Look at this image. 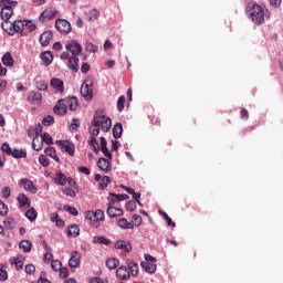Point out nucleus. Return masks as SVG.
I'll use <instances>...</instances> for the list:
<instances>
[{
    "label": "nucleus",
    "instance_id": "nucleus-24",
    "mask_svg": "<svg viewBox=\"0 0 283 283\" xmlns=\"http://www.w3.org/2000/svg\"><path fill=\"white\" fill-rule=\"evenodd\" d=\"M40 59L46 65H51V63L54 61V55H52V52L45 51V52L41 53Z\"/></svg>",
    "mask_w": 283,
    "mask_h": 283
},
{
    "label": "nucleus",
    "instance_id": "nucleus-18",
    "mask_svg": "<svg viewBox=\"0 0 283 283\" xmlns=\"http://www.w3.org/2000/svg\"><path fill=\"white\" fill-rule=\"evenodd\" d=\"M116 277L117 280H129L130 274H129V270H127V266L125 265L119 266L116 271Z\"/></svg>",
    "mask_w": 283,
    "mask_h": 283
},
{
    "label": "nucleus",
    "instance_id": "nucleus-36",
    "mask_svg": "<svg viewBox=\"0 0 283 283\" xmlns=\"http://www.w3.org/2000/svg\"><path fill=\"white\" fill-rule=\"evenodd\" d=\"M34 30H36V24L31 20H24V32L28 34L29 32H34Z\"/></svg>",
    "mask_w": 283,
    "mask_h": 283
},
{
    "label": "nucleus",
    "instance_id": "nucleus-11",
    "mask_svg": "<svg viewBox=\"0 0 283 283\" xmlns=\"http://www.w3.org/2000/svg\"><path fill=\"white\" fill-rule=\"evenodd\" d=\"M67 52H71V54L73 56H78V54H81V52H83V46H81L78 44V42H76V40H72L71 42H69L65 45Z\"/></svg>",
    "mask_w": 283,
    "mask_h": 283
},
{
    "label": "nucleus",
    "instance_id": "nucleus-43",
    "mask_svg": "<svg viewBox=\"0 0 283 283\" xmlns=\"http://www.w3.org/2000/svg\"><path fill=\"white\" fill-rule=\"evenodd\" d=\"M11 155L13 158H25V156H28V153H25V150L14 149L13 151H11Z\"/></svg>",
    "mask_w": 283,
    "mask_h": 283
},
{
    "label": "nucleus",
    "instance_id": "nucleus-39",
    "mask_svg": "<svg viewBox=\"0 0 283 283\" xmlns=\"http://www.w3.org/2000/svg\"><path fill=\"white\" fill-rule=\"evenodd\" d=\"M128 271L130 272L133 277H136V275H138V263L136 262L128 263Z\"/></svg>",
    "mask_w": 283,
    "mask_h": 283
},
{
    "label": "nucleus",
    "instance_id": "nucleus-14",
    "mask_svg": "<svg viewBox=\"0 0 283 283\" xmlns=\"http://www.w3.org/2000/svg\"><path fill=\"white\" fill-rule=\"evenodd\" d=\"M69 266L71 269H78L81 266V253L73 251L71 259L69 260Z\"/></svg>",
    "mask_w": 283,
    "mask_h": 283
},
{
    "label": "nucleus",
    "instance_id": "nucleus-45",
    "mask_svg": "<svg viewBox=\"0 0 283 283\" xmlns=\"http://www.w3.org/2000/svg\"><path fill=\"white\" fill-rule=\"evenodd\" d=\"M35 87H36V90H39V92L48 91V84H45L44 81H36L35 82Z\"/></svg>",
    "mask_w": 283,
    "mask_h": 283
},
{
    "label": "nucleus",
    "instance_id": "nucleus-30",
    "mask_svg": "<svg viewBox=\"0 0 283 283\" xmlns=\"http://www.w3.org/2000/svg\"><path fill=\"white\" fill-rule=\"evenodd\" d=\"M32 148L34 149V151H41V149H43V139L39 138L38 136L33 137Z\"/></svg>",
    "mask_w": 283,
    "mask_h": 283
},
{
    "label": "nucleus",
    "instance_id": "nucleus-28",
    "mask_svg": "<svg viewBox=\"0 0 283 283\" xmlns=\"http://www.w3.org/2000/svg\"><path fill=\"white\" fill-rule=\"evenodd\" d=\"M142 269L145 273H156V264L151 262H142Z\"/></svg>",
    "mask_w": 283,
    "mask_h": 283
},
{
    "label": "nucleus",
    "instance_id": "nucleus-25",
    "mask_svg": "<svg viewBox=\"0 0 283 283\" xmlns=\"http://www.w3.org/2000/svg\"><path fill=\"white\" fill-rule=\"evenodd\" d=\"M69 70L78 72V56L73 55V57H69Z\"/></svg>",
    "mask_w": 283,
    "mask_h": 283
},
{
    "label": "nucleus",
    "instance_id": "nucleus-55",
    "mask_svg": "<svg viewBox=\"0 0 283 283\" xmlns=\"http://www.w3.org/2000/svg\"><path fill=\"white\" fill-rule=\"evenodd\" d=\"M116 196V193H109V197L107 198L108 207H112V205H116V202H118V198Z\"/></svg>",
    "mask_w": 283,
    "mask_h": 283
},
{
    "label": "nucleus",
    "instance_id": "nucleus-41",
    "mask_svg": "<svg viewBox=\"0 0 283 283\" xmlns=\"http://www.w3.org/2000/svg\"><path fill=\"white\" fill-rule=\"evenodd\" d=\"M42 138V143H45V145H53L54 142L52 139V136L48 133H43L42 135H40Z\"/></svg>",
    "mask_w": 283,
    "mask_h": 283
},
{
    "label": "nucleus",
    "instance_id": "nucleus-47",
    "mask_svg": "<svg viewBox=\"0 0 283 283\" xmlns=\"http://www.w3.org/2000/svg\"><path fill=\"white\" fill-rule=\"evenodd\" d=\"M133 227H140L143 224V218L139 214L133 216V222H130Z\"/></svg>",
    "mask_w": 283,
    "mask_h": 283
},
{
    "label": "nucleus",
    "instance_id": "nucleus-27",
    "mask_svg": "<svg viewBox=\"0 0 283 283\" xmlns=\"http://www.w3.org/2000/svg\"><path fill=\"white\" fill-rule=\"evenodd\" d=\"M64 101L66 103V107H69L71 112H76V107H78V99H76V97H70Z\"/></svg>",
    "mask_w": 283,
    "mask_h": 283
},
{
    "label": "nucleus",
    "instance_id": "nucleus-5",
    "mask_svg": "<svg viewBox=\"0 0 283 283\" xmlns=\"http://www.w3.org/2000/svg\"><path fill=\"white\" fill-rule=\"evenodd\" d=\"M85 218L93 227H99L98 222L105 220V212L103 210L87 211Z\"/></svg>",
    "mask_w": 283,
    "mask_h": 283
},
{
    "label": "nucleus",
    "instance_id": "nucleus-42",
    "mask_svg": "<svg viewBox=\"0 0 283 283\" xmlns=\"http://www.w3.org/2000/svg\"><path fill=\"white\" fill-rule=\"evenodd\" d=\"M70 235H73V238H76L81 235V229H78V226H71L69 228Z\"/></svg>",
    "mask_w": 283,
    "mask_h": 283
},
{
    "label": "nucleus",
    "instance_id": "nucleus-19",
    "mask_svg": "<svg viewBox=\"0 0 283 283\" xmlns=\"http://www.w3.org/2000/svg\"><path fill=\"white\" fill-rule=\"evenodd\" d=\"M115 249L125 251V253H129L132 251V244L127 241L118 240L115 242Z\"/></svg>",
    "mask_w": 283,
    "mask_h": 283
},
{
    "label": "nucleus",
    "instance_id": "nucleus-22",
    "mask_svg": "<svg viewBox=\"0 0 283 283\" xmlns=\"http://www.w3.org/2000/svg\"><path fill=\"white\" fill-rule=\"evenodd\" d=\"M1 62L6 67H13L14 66V57H12V53L7 52L3 54Z\"/></svg>",
    "mask_w": 283,
    "mask_h": 283
},
{
    "label": "nucleus",
    "instance_id": "nucleus-16",
    "mask_svg": "<svg viewBox=\"0 0 283 283\" xmlns=\"http://www.w3.org/2000/svg\"><path fill=\"white\" fill-rule=\"evenodd\" d=\"M19 185L25 189V191H30L31 193H36V187H34V182L32 180L23 178L20 180Z\"/></svg>",
    "mask_w": 283,
    "mask_h": 283
},
{
    "label": "nucleus",
    "instance_id": "nucleus-57",
    "mask_svg": "<svg viewBox=\"0 0 283 283\" xmlns=\"http://www.w3.org/2000/svg\"><path fill=\"white\" fill-rule=\"evenodd\" d=\"M86 52L96 53V52H98V46L94 45L91 42H87L86 43Z\"/></svg>",
    "mask_w": 283,
    "mask_h": 283
},
{
    "label": "nucleus",
    "instance_id": "nucleus-56",
    "mask_svg": "<svg viewBox=\"0 0 283 283\" xmlns=\"http://www.w3.org/2000/svg\"><path fill=\"white\" fill-rule=\"evenodd\" d=\"M126 211H136V201L129 200L126 202Z\"/></svg>",
    "mask_w": 283,
    "mask_h": 283
},
{
    "label": "nucleus",
    "instance_id": "nucleus-3",
    "mask_svg": "<svg viewBox=\"0 0 283 283\" xmlns=\"http://www.w3.org/2000/svg\"><path fill=\"white\" fill-rule=\"evenodd\" d=\"M1 28L4 30V32H8L10 36H14V34H22V36H28V32H25V20L2 22Z\"/></svg>",
    "mask_w": 283,
    "mask_h": 283
},
{
    "label": "nucleus",
    "instance_id": "nucleus-59",
    "mask_svg": "<svg viewBox=\"0 0 283 283\" xmlns=\"http://www.w3.org/2000/svg\"><path fill=\"white\" fill-rule=\"evenodd\" d=\"M24 271L28 275H32V273H34V271H36V268H34L33 264H28V265H25Z\"/></svg>",
    "mask_w": 283,
    "mask_h": 283
},
{
    "label": "nucleus",
    "instance_id": "nucleus-58",
    "mask_svg": "<svg viewBox=\"0 0 283 283\" xmlns=\"http://www.w3.org/2000/svg\"><path fill=\"white\" fill-rule=\"evenodd\" d=\"M33 130L35 132V136H38V137L43 135V126L41 124H36L33 127Z\"/></svg>",
    "mask_w": 283,
    "mask_h": 283
},
{
    "label": "nucleus",
    "instance_id": "nucleus-44",
    "mask_svg": "<svg viewBox=\"0 0 283 283\" xmlns=\"http://www.w3.org/2000/svg\"><path fill=\"white\" fill-rule=\"evenodd\" d=\"M25 262V258L23 255H19L14 259V264L17 269H23V263Z\"/></svg>",
    "mask_w": 283,
    "mask_h": 283
},
{
    "label": "nucleus",
    "instance_id": "nucleus-51",
    "mask_svg": "<svg viewBox=\"0 0 283 283\" xmlns=\"http://www.w3.org/2000/svg\"><path fill=\"white\" fill-rule=\"evenodd\" d=\"M39 163L42 167H50V159L45 155H40Z\"/></svg>",
    "mask_w": 283,
    "mask_h": 283
},
{
    "label": "nucleus",
    "instance_id": "nucleus-32",
    "mask_svg": "<svg viewBox=\"0 0 283 283\" xmlns=\"http://www.w3.org/2000/svg\"><path fill=\"white\" fill-rule=\"evenodd\" d=\"M67 179L69 178L63 172H60L55 176L54 182L55 185H60L61 187H63L67 182Z\"/></svg>",
    "mask_w": 283,
    "mask_h": 283
},
{
    "label": "nucleus",
    "instance_id": "nucleus-50",
    "mask_svg": "<svg viewBox=\"0 0 283 283\" xmlns=\"http://www.w3.org/2000/svg\"><path fill=\"white\" fill-rule=\"evenodd\" d=\"M63 263H61V261L59 260H55V261H52L51 263V269H53V271H61L63 268Z\"/></svg>",
    "mask_w": 283,
    "mask_h": 283
},
{
    "label": "nucleus",
    "instance_id": "nucleus-17",
    "mask_svg": "<svg viewBox=\"0 0 283 283\" xmlns=\"http://www.w3.org/2000/svg\"><path fill=\"white\" fill-rule=\"evenodd\" d=\"M43 96L41 93L36 91H32L28 96V102L31 103V105H39L41 103Z\"/></svg>",
    "mask_w": 283,
    "mask_h": 283
},
{
    "label": "nucleus",
    "instance_id": "nucleus-4",
    "mask_svg": "<svg viewBox=\"0 0 283 283\" xmlns=\"http://www.w3.org/2000/svg\"><path fill=\"white\" fill-rule=\"evenodd\" d=\"M248 14L253 23H264V9H262V6L258 3L250 4Z\"/></svg>",
    "mask_w": 283,
    "mask_h": 283
},
{
    "label": "nucleus",
    "instance_id": "nucleus-20",
    "mask_svg": "<svg viewBox=\"0 0 283 283\" xmlns=\"http://www.w3.org/2000/svg\"><path fill=\"white\" fill-rule=\"evenodd\" d=\"M124 213L123 209L113 206L107 207V216H109V218H120Z\"/></svg>",
    "mask_w": 283,
    "mask_h": 283
},
{
    "label": "nucleus",
    "instance_id": "nucleus-23",
    "mask_svg": "<svg viewBox=\"0 0 283 283\" xmlns=\"http://www.w3.org/2000/svg\"><path fill=\"white\" fill-rule=\"evenodd\" d=\"M51 87H53V90H56L57 92H61V93H63L65 90L63 81L56 77L51 80Z\"/></svg>",
    "mask_w": 283,
    "mask_h": 283
},
{
    "label": "nucleus",
    "instance_id": "nucleus-63",
    "mask_svg": "<svg viewBox=\"0 0 283 283\" xmlns=\"http://www.w3.org/2000/svg\"><path fill=\"white\" fill-rule=\"evenodd\" d=\"M67 275H70V270H67V268H62L60 270V277L65 279Z\"/></svg>",
    "mask_w": 283,
    "mask_h": 283
},
{
    "label": "nucleus",
    "instance_id": "nucleus-46",
    "mask_svg": "<svg viewBox=\"0 0 283 283\" xmlns=\"http://www.w3.org/2000/svg\"><path fill=\"white\" fill-rule=\"evenodd\" d=\"M8 205L0 200V216H2V218H6V216H8Z\"/></svg>",
    "mask_w": 283,
    "mask_h": 283
},
{
    "label": "nucleus",
    "instance_id": "nucleus-10",
    "mask_svg": "<svg viewBox=\"0 0 283 283\" xmlns=\"http://www.w3.org/2000/svg\"><path fill=\"white\" fill-rule=\"evenodd\" d=\"M55 28L59 32H61V34H70V32H72V24L64 19L56 20Z\"/></svg>",
    "mask_w": 283,
    "mask_h": 283
},
{
    "label": "nucleus",
    "instance_id": "nucleus-26",
    "mask_svg": "<svg viewBox=\"0 0 283 283\" xmlns=\"http://www.w3.org/2000/svg\"><path fill=\"white\" fill-rule=\"evenodd\" d=\"M93 244H105V247H108V244H112V241L103 235H95L93 237Z\"/></svg>",
    "mask_w": 283,
    "mask_h": 283
},
{
    "label": "nucleus",
    "instance_id": "nucleus-54",
    "mask_svg": "<svg viewBox=\"0 0 283 283\" xmlns=\"http://www.w3.org/2000/svg\"><path fill=\"white\" fill-rule=\"evenodd\" d=\"M81 127V122L78 119H73L70 125V132H76Z\"/></svg>",
    "mask_w": 283,
    "mask_h": 283
},
{
    "label": "nucleus",
    "instance_id": "nucleus-13",
    "mask_svg": "<svg viewBox=\"0 0 283 283\" xmlns=\"http://www.w3.org/2000/svg\"><path fill=\"white\" fill-rule=\"evenodd\" d=\"M53 112L57 114V116H65V114H67V103L65 99H60L54 106Z\"/></svg>",
    "mask_w": 283,
    "mask_h": 283
},
{
    "label": "nucleus",
    "instance_id": "nucleus-35",
    "mask_svg": "<svg viewBox=\"0 0 283 283\" xmlns=\"http://www.w3.org/2000/svg\"><path fill=\"white\" fill-rule=\"evenodd\" d=\"M113 136L115 139H118L123 136V124L118 123L114 126Z\"/></svg>",
    "mask_w": 283,
    "mask_h": 283
},
{
    "label": "nucleus",
    "instance_id": "nucleus-9",
    "mask_svg": "<svg viewBox=\"0 0 283 283\" xmlns=\"http://www.w3.org/2000/svg\"><path fill=\"white\" fill-rule=\"evenodd\" d=\"M67 185L70 186V188H63L62 192L69 198H76V193H78V187H76V181L72 178H69Z\"/></svg>",
    "mask_w": 283,
    "mask_h": 283
},
{
    "label": "nucleus",
    "instance_id": "nucleus-2",
    "mask_svg": "<svg viewBox=\"0 0 283 283\" xmlns=\"http://www.w3.org/2000/svg\"><path fill=\"white\" fill-rule=\"evenodd\" d=\"M101 151L104 154V156L107 158H99L97 161V167L101 169V171H104V174H109L112 171V151L107 148V139L105 137H101Z\"/></svg>",
    "mask_w": 283,
    "mask_h": 283
},
{
    "label": "nucleus",
    "instance_id": "nucleus-61",
    "mask_svg": "<svg viewBox=\"0 0 283 283\" xmlns=\"http://www.w3.org/2000/svg\"><path fill=\"white\" fill-rule=\"evenodd\" d=\"M53 259H54V254L50 252L45 253L43 256V261L45 262V264H50V262H52Z\"/></svg>",
    "mask_w": 283,
    "mask_h": 283
},
{
    "label": "nucleus",
    "instance_id": "nucleus-37",
    "mask_svg": "<svg viewBox=\"0 0 283 283\" xmlns=\"http://www.w3.org/2000/svg\"><path fill=\"white\" fill-rule=\"evenodd\" d=\"M39 214L36 213V210L34 208H30L25 212V218H28V220H30V222H34V220H36Z\"/></svg>",
    "mask_w": 283,
    "mask_h": 283
},
{
    "label": "nucleus",
    "instance_id": "nucleus-15",
    "mask_svg": "<svg viewBox=\"0 0 283 283\" xmlns=\"http://www.w3.org/2000/svg\"><path fill=\"white\" fill-rule=\"evenodd\" d=\"M52 39H54V34L52 33V31H44L40 35V44L42 45V48H48V45H50V41H52Z\"/></svg>",
    "mask_w": 283,
    "mask_h": 283
},
{
    "label": "nucleus",
    "instance_id": "nucleus-38",
    "mask_svg": "<svg viewBox=\"0 0 283 283\" xmlns=\"http://www.w3.org/2000/svg\"><path fill=\"white\" fill-rule=\"evenodd\" d=\"M119 264H120V262H119L117 259H114V258L108 259V260L106 261V266H107V269H109V270L118 269V265H119Z\"/></svg>",
    "mask_w": 283,
    "mask_h": 283
},
{
    "label": "nucleus",
    "instance_id": "nucleus-6",
    "mask_svg": "<svg viewBox=\"0 0 283 283\" xmlns=\"http://www.w3.org/2000/svg\"><path fill=\"white\" fill-rule=\"evenodd\" d=\"M17 6H19V2L9 0V4H6L1 9L0 17L2 21H4L3 23H10V19H12V14H13L12 9L17 8Z\"/></svg>",
    "mask_w": 283,
    "mask_h": 283
},
{
    "label": "nucleus",
    "instance_id": "nucleus-29",
    "mask_svg": "<svg viewBox=\"0 0 283 283\" xmlns=\"http://www.w3.org/2000/svg\"><path fill=\"white\" fill-rule=\"evenodd\" d=\"M88 145L91 149H93L94 154H98V151H101V144L98 145V142H96L94 135L88 138Z\"/></svg>",
    "mask_w": 283,
    "mask_h": 283
},
{
    "label": "nucleus",
    "instance_id": "nucleus-49",
    "mask_svg": "<svg viewBox=\"0 0 283 283\" xmlns=\"http://www.w3.org/2000/svg\"><path fill=\"white\" fill-rule=\"evenodd\" d=\"M109 182H112V180L109 179V177H108V176H104V177L102 178V181L99 182L101 189H103V190L107 189V185H109Z\"/></svg>",
    "mask_w": 283,
    "mask_h": 283
},
{
    "label": "nucleus",
    "instance_id": "nucleus-1",
    "mask_svg": "<svg viewBox=\"0 0 283 283\" xmlns=\"http://www.w3.org/2000/svg\"><path fill=\"white\" fill-rule=\"evenodd\" d=\"M101 129L102 132H108L112 129V118L105 115L104 111H96L88 132L91 136H98L101 134Z\"/></svg>",
    "mask_w": 283,
    "mask_h": 283
},
{
    "label": "nucleus",
    "instance_id": "nucleus-7",
    "mask_svg": "<svg viewBox=\"0 0 283 283\" xmlns=\"http://www.w3.org/2000/svg\"><path fill=\"white\" fill-rule=\"evenodd\" d=\"M92 85H94V82L92 78H87L84 81L82 87H81V96L85 98V101H92L93 92H92Z\"/></svg>",
    "mask_w": 283,
    "mask_h": 283
},
{
    "label": "nucleus",
    "instance_id": "nucleus-60",
    "mask_svg": "<svg viewBox=\"0 0 283 283\" xmlns=\"http://www.w3.org/2000/svg\"><path fill=\"white\" fill-rule=\"evenodd\" d=\"M11 193H12V190L10 189V187H4L2 189V198L8 199L10 198Z\"/></svg>",
    "mask_w": 283,
    "mask_h": 283
},
{
    "label": "nucleus",
    "instance_id": "nucleus-48",
    "mask_svg": "<svg viewBox=\"0 0 283 283\" xmlns=\"http://www.w3.org/2000/svg\"><path fill=\"white\" fill-rule=\"evenodd\" d=\"M98 17H99V13H98V10H96V9H92L88 12V21H96V19H98Z\"/></svg>",
    "mask_w": 283,
    "mask_h": 283
},
{
    "label": "nucleus",
    "instance_id": "nucleus-53",
    "mask_svg": "<svg viewBox=\"0 0 283 283\" xmlns=\"http://www.w3.org/2000/svg\"><path fill=\"white\" fill-rule=\"evenodd\" d=\"M42 123L46 127H50V125H54V117L52 115H49V116L43 118Z\"/></svg>",
    "mask_w": 283,
    "mask_h": 283
},
{
    "label": "nucleus",
    "instance_id": "nucleus-34",
    "mask_svg": "<svg viewBox=\"0 0 283 283\" xmlns=\"http://www.w3.org/2000/svg\"><path fill=\"white\" fill-rule=\"evenodd\" d=\"M20 249H22V251H24V253H30L32 251V242H30L29 240H22L19 243Z\"/></svg>",
    "mask_w": 283,
    "mask_h": 283
},
{
    "label": "nucleus",
    "instance_id": "nucleus-21",
    "mask_svg": "<svg viewBox=\"0 0 283 283\" xmlns=\"http://www.w3.org/2000/svg\"><path fill=\"white\" fill-rule=\"evenodd\" d=\"M17 200H18V202H19V205H20V207H21L22 209H28V208H30V205H31L30 198H28V196H25L24 193L18 195Z\"/></svg>",
    "mask_w": 283,
    "mask_h": 283
},
{
    "label": "nucleus",
    "instance_id": "nucleus-33",
    "mask_svg": "<svg viewBox=\"0 0 283 283\" xmlns=\"http://www.w3.org/2000/svg\"><path fill=\"white\" fill-rule=\"evenodd\" d=\"M117 227L120 229H134V224L129 222L126 218H122L117 222Z\"/></svg>",
    "mask_w": 283,
    "mask_h": 283
},
{
    "label": "nucleus",
    "instance_id": "nucleus-40",
    "mask_svg": "<svg viewBox=\"0 0 283 283\" xmlns=\"http://www.w3.org/2000/svg\"><path fill=\"white\" fill-rule=\"evenodd\" d=\"M4 228L9 229L10 231H12V229H14V227H17V221H14V219L12 218H7L3 222Z\"/></svg>",
    "mask_w": 283,
    "mask_h": 283
},
{
    "label": "nucleus",
    "instance_id": "nucleus-64",
    "mask_svg": "<svg viewBox=\"0 0 283 283\" xmlns=\"http://www.w3.org/2000/svg\"><path fill=\"white\" fill-rule=\"evenodd\" d=\"M8 280V272L3 269H0V282H6Z\"/></svg>",
    "mask_w": 283,
    "mask_h": 283
},
{
    "label": "nucleus",
    "instance_id": "nucleus-52",
    "mask_svg": "<svg viewBox=\"0 0 283 283\" xmlns=\"http://www.w3.org/2000/svg\"><path fill=\"white\" fill-rule=\"evenodd\" d=\"M117 109H118V112H123V109H125V96L124 95L119 96V98L117 101Z\"/></svg>",
    "mask_w": 283,
    "mask_h": 283
},
{
    "label": "nucleus",
    "instance_id": "nucleus-62",
    "mask_svg": "<svg viewBox=\"0 0 283 283\" xmlns=\"http://www.w3.org/2000/svg\"><path fill=\"white\" fill-rule=\"evenodd\" d=\"M38 283H51L50 280H48L45 272L40 273V279H39Z\"/></svg>",
    "mask_w": 283,
    "mask_h": 283
},
{
    "label": "nucleus",
    "instance_id": "nucleus-8",
    "mask_svg": "<svg viewBox=\"0 0 283 283\" xmlns=\"http://www.w3.org/2000/svg\"><path fill=\"white\" fill-rule=\"evenodd\" d=\"M55 145H57L62 151L69 154V156H74L76 151L74 144H72L70 140H56Z\"/></svg>",
    "mask_w": 283,
    "mask_h": 283
},
{
    "label": "nucleus",
    "instance_id": "nucleus-31",
    "mask_svg": "<svg viewBox=\"0 0 283 283\" xmlns=\"http://www.w3.org/2000/svg\"><path fill=\"white\" fill-rule=\"evenodd\" d=\"M44 153L46 156H50V158H52L53 160H55V163H59V160H61L59 158V155H56V149H54V147H48L44 149Z\"/></svg>",
    "mask_w": 283,
    "mask_h": 283
},
{
    "label": "nucleus",
    "instance_id": "nucleus-12",
    "mask_svg": "<svg viewBox=\"0 0 283 283\" xmlns=\"http://www.w3.org/2000/svg\"><path fill=\"white\" fill-rule=\"evenodd\" d=\"M59 11H56V8L54 7H49L46 8L39 17L40 21H48L50 19H54L56 17Z\"/></svg>",
    "mask_w": 283,
    "mask_h": 283
}]
</instances>
